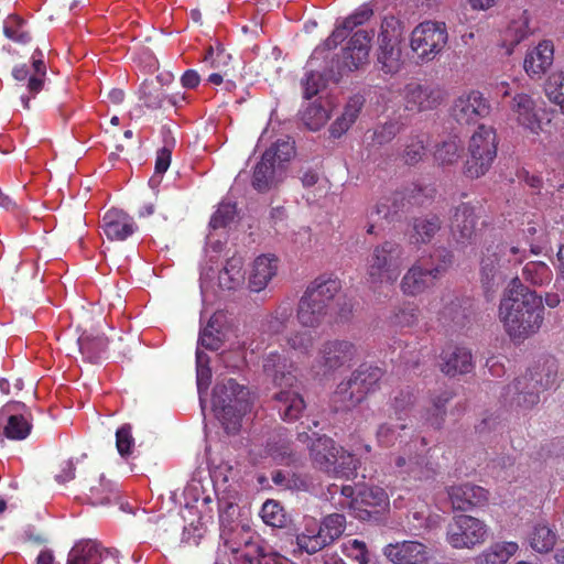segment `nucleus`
<instances>
[{"mask_svg": "<svg viewBox=\"0 0 564 564\" xmlns=\"http://www.w3.org/2000/svg\"><path fill=\"white\" fill-rule=\"evenodd\" d=\"M544 306L536 292L512 279L499 305V318L512 340L522 341L535 334L543 323Z\"/></svg>", "mask_w": 564, "mask_h": 564, "instance_id": "f257e3e1", "label": "nucleus"}, {"mask_svg": "<svg viewBox=\"0 0 564 564\" xmlns=\"http://www.w3.org/2000/svg\"><path fill=\"white\" fill-rule=\"evenodd\" d=\"M262 369L264 376L275 386L281 388L273 395L275 409L285 422L299 420L305 410L303 397L294 390L297 383L296 367L279 351H271L263 357Z\"/></svg>", "mask_w": 564, "mask_h": 564, "instance_id": "f03ea898", "label": "nucleus"}, {"mask_svg": "<svg viewBox=\"0 0 564 564\" xmlns=\"http://www.w3.org/2000/svg\"><path fill=\"white\" fill-rule=\"evenodd\" d=\"M341 290L338 278L321 275L312 281L301 296L296 318L303 327L317 328L330 315L332 303Z\"/></svg>", "mask_w": 564, "mask_h": 564, "instance_id": "7ed1b4c3", "label": "nucleus"}, {"mask_svg": "<svg viewBox=\"0 0 564 564\" xmlns=\"http://www.w3.org/2000/svg\"><path fill=\"white\" fill-rule=\"evenodd\" d=\"M213 410L227 433L239 431L242 417L251 409L249 389L235 379H224L213 389Z\"/></svg>", "mask_w": 564, "mask_h": 564, "instance_id": "20e7f679", "label": "nucleus"}, {"mask_svg": "<svg viewBox=\"0 0 564 564\" xmlns=\"http://www.w3.org/2000/svg\"><path fill=\"white\" fill-rule=\"evenodd\" d=\"M404 252V247L394 240L371 247L365 259L366 281L375 288L393 284L402 271Z\"/></svg>", "mask_w": 564, "mask_h": 564, "instance_id": "39448f33", "label": "nucleus"}, {"mask_svg": "<svg viewBox=\"0 0 564 564\" xmlns=\"http://www.w3.org/2000/svg\"><path fill=\"white\" fill-rule=\"evenodd\" d=\"M346 529V518L340 513H330L321 521L305 517L303 529L296 534L295 542L301 552L313 555L332 545Z\"/></svg>", "mask_w": 564, "mask_h": 564, "instance_id": "423d86ee", "label": "nucleus"}, {"mask_svg": "<svg viewBox=\"0 0 564 564\" xmlns=\"http://www.w3.org/2000/svg\"><path fill=\"white\" fill-rule=\"evenodd\" d=\"M525 258V250L507 242H492L485 248L480 260V279L489 291L506 278V272L520 264Z\"/></svg>", "mask_w": 564, "mask_h": 564, "instance_id": "0eeeda50", "label": "nucleus"}, {"mask_svg": "<svg viewBox=\"0 0 564 564\" xmlns=\"http://www.w3.org/2000/svg\"><path fill=\"white\" fill-rule=\"evenodd\" d=\"M295 149L290 140H278L262 155L256 165L252 186L258 192H268L282 181L285 163L294 155Z\"/></svg>", "mask_w": 564, "mask_h": 564, "instance_id": "6e6552de", "label": "nucleus"}, {"mask_svg": "<svg viewBox=\"0 0 564 564\" xmlns=\"http://www.w3.org/2000/svg\"><path fill=\"white\" fill-rule=\"evenodd\" d=\"M498 140L492 127L479 126L468 144L464 173L470 178L485 175L497 156Z\"/></svg>", "mask_w": 564, "mask_h": 564, "instance_id": "1a4fd4ad", "label": "nucleus"}, {"mask_svg": "<svg viewBox=\"0 0 564 564\" xmlns=\"http://www.w3.org/2000/svg\"><path fill=\"white\" fill-rule=\"evenodd\" d=\"M358 355L357 346L347 339L325 340L312 367L316 377H328L340 368L349 367Z\"/></svg>", "mask_w": 564, "mask_h": 564, "instance_id": "9d476101", "label": "nucleus"}, {"mask_svg": "<svg viewBox=\"0 0 564 564\" xmlns=\"http://www.w3.org/2000/svg\"><path fill=\"white\" fill-rule=\"evenodd\" d=\"M448 41L444 22L425 21L411 33V48L422 61H432L440 54Z\"/></svg>", "mask_w": 564, "mask_h": 564, "instance_id": "9b49d317", "label": "nucleus"}, {"mask_svg": "<svg viewBox=\"0 0 564 564\" xmlns=\"http://www.w3.org/2000/svg\"><path fill=\"white\" fill-rule=\"evenodd\" d=\"M419 441H411L402 453L394 457L395 473L404 480L427 481L437 474L435 465L423 452H416Z\"/></svg>", "mask_w": 564, "mask_h": 564, "instance_id": "f8f14e48", "label": "nucleus"}, {"mask_svg": "<svg viewBox=\"0 0 564 564\" xmlns=\"http://www.w3.org/2000/svg\"><path fill=\"white\" fill-rule=\"evenodd\" d=\"M488 535L484 521L467 514L453 518L447 525L446 540L454 549H471L482 544Z\"/></svg>", "mask_w": 564, "mask_h": 564, "instance_id": "ddd939ff", "label": "nucleus"}, {"mask_svg": "<svg viewBox=\"0 0 564 564\" xmlns=\"http://www.w3.org/2000/svg\"><path fill=\"white\" fill-rule=\"evenodd\" d=\"M388 507L389 498L386 490L377 486L365 487L355 500L349 501L351 513L361 521H379Z\"/></svg>", "mask_w": 564, "mask_h": 564, "instance_id": "4468645a", "label": "nucleus"}, {"mask_svg": "<svg viewBox=\"0 0 564 564\" xmlns=\"http://www.w3.org/2000/svg\"><path fill=\"white\" fill-rule=\"evenodd\" d=\"M540 393L530 373L524 372L502 388L500 399L510 409L525 411L534 408L540 402Z\"/></svg>", "mask_w": 564, "mask_h": 564, "instance_id": "2eb2a0df", "label": "nucleus"}, {"mask_svg": "<svg viewBox=\"0 0 564 564\" xmlns=\"http://www.w3.org/2000/svg\"><path fill=\"white\" fill-rule=\"evenodd\" d=\"M477 221L478 217L470 204L462 203L454 208L449 218V230L457 247L465 248L476 242Z\"/></svg>", "mask_w": 564, "mask_h": 564, "instance_id": "dca6fc26", "label": "nucleus"}, {"mask_svg": "<svg viewBox=\"0 0 564 564\" xmlns=\"http://www.w3.org/2000/svg\"><path fill=\"white\" fill-rule=\"evenodd\" d=\"M405 109L422 112L436 108L444 99L443 90L433 85L409 83L402 91Z\"/></svg>", "mask_w": 564, "mask_h": 564, "instance_id": "f3484780", "label": "nucleus"}, {"mask_svg": "<svg viewBox=\"0 0 564 564\" xmlns=\"http://www.w3.org/2000/svg\"><path fill=\"white\" fill-rule=\"evenodd\" d=\"M372 35V32L359 30L350 37L337 65L339 73L358 69L368 62Z\"/></svg>", "mask_w": 564, "mask_h": 564, "instance_id": "a211bd4d", "label": "nucleus"}, {"mask_svg": "<svg viewBox=\"0 0 564 564\" xmlns=\"http://www.w3.org/2000/svg\"><path fill=\"white\" fill-rule=\"evenodd\" d=\"M489 112L490 105L479 91H470L458 97L453 106V116L460 124L475 123Z\"/></svg>", "mask_w": 564, "mask_h": 564, "instance_id": "6ab92c4d", "label": "nucleus"}, {"mask_svg": "<svg viewBox=\"0 0 564 564\" xmlns=\"http://www.w3.org/2000/svg\"><path fill=\"white\" fill-rule=\"evenodd\" d=\"M101 228L109 240L123 241L138 230V225L122 209L111 208L105 213Z\"/></svg>", "mask_w": 564, "mask_h": 564, "instance_id": "aec40b11", "label": "nucleus"}, {"mask_svg": "<svg viewBox=\"0 0 564 564\" xmlns=\"http://www.w3.org/2000/svg\"><path fill=\"white\" fill-rule=\"evenodd\" d=\"M339 448L327 436L316 437L310 445V455L314 466L327 474H338L344 470L337 466Z\"/></svg>", "mask_w": 564, "mask_h": 564, "instance_id": "412c9836", "label": "nucleus"}, {"mask_svg": "<svg viewBox=\"0 0 564 564\" xmlns=\"http://www.w3.org/2000/svg\"><path fill=\"white\" fill-rule=\"evenodd\" d=\"M383 555L393 564H424L429 558L426 545L417 541L388 544Z\"/></svg>", "mask_w": 564, "mask_h": 564, "instance_id": "4be33fe9", "label": "nucleus"}, {"mask_svg": "<svg viewBox=\"0 0 564 564\" xmlns=\"http://www.w3.org/2000/svg\"><path fill=\"white\" fill-rule=\"evenodd\" d=\"M12 76L18 82H26V87L32 96L40 93L44 85L46 76V66L43 61V53L36 48L32 55V65L22 64L15 66Z\"/></svg>", "mask_w": 564, "mask_h": 564, "instance_id": "5701e85b", "label": "nucleus"}, {"mask_svg": "<svg viewBox=\"0 0 564 564\" xmlns=\"http://www.w3.org/2000/svg\"><path fill=\"white\" fill-rule=\"evenodd\" d=\"M535 108V101L525 93L516 94L510 101V110L516 121L524 129L538 134L541 130V121Z\"/></svg>", "mask_w": 564, "mask_h": 564, "instance_id": "b1692460", "label": "nucleus"}, {"mask_svg": "<svg viewBox=\"0 0 564 564\" xmlns=\"http://www.w3.org/2000/svg\"><path fill=\"white\" fill-rule=\"evenodd\" d=\"M119 551L116 549L100 550L96 541H79L69 551L66 564H99L101 558L112 557L117 560Z\"/></svg>", "mask_w": 564, "mask_h": 564, "instance_id": "393cba45", "label": "nucleus"}, {"mask_svg": "<svg viewBox=\"0 0 564 564\" xmlns=\"http://www.w3.org/2000/svg\"><path fill=\"white\" fill-rule=\"evenodd\" d=\"M553 44L550 41H542L527 53L523 68L530 78L540 79L553 64Z\"/></svg>", "mask_w": 564, "mask_h": 564, "instance_id": "a878e982", "label": "nucleus"}, {"mask_svg": "<svg viewBox=\"0 0 564 564\" xmlns=\"http://www.w3.org/2000/svg\"><path fill=\"white\" fill-rule=\"evenodd\" d=\"M448 497L454 509L465 511L485 505L488 501V491L477 485L463 484L451 487Z\"/></svg>", "mask_w": 564, "mask_h": 564, "instance_id": "bb28decb", "label": "nucleus"}, {"mask_svg": "<svg viewBox=\"0 0 564 564\" xmlns=\"http://www.w3.org/2000/svg\"><path fill=\"white\" fill-rule=\"evenodd\" d=\"M441 371L448 377L466 375L474 370L471 350L466 347L456 346L441 355Z\"/></svg>", "mask_w": 564, "mask_h": 564, "instance_id": "cd10ccee", "label": "nucleus"}, {"mask_svg": "<svg viewBox=\"0 0 564 564\" xmlns=\"http://www.w3.org/2000/svg\"><path fill=\"white\" fill-rule=\"evenodd\" d=\"M436 276L429 269L420 264H413L403 275L400 288L405 295L415 296L434 285Z\"/></svg>", "mask_w": 564, "mask_h": 564, "instance_id": "c85d7f7f", "label": "nucleus"}, {"mask_svg": "<svg viewBox=\"0 0 564 564\" xmlns=\"http://www.w3.org/2000/svg\"><path fill=\"white\" fill-rule=\"evenodd\" d=\"M240 533H245L246 538L240 543L236 542L234 538L226 540V546L234 554H239L248 564H259L269 547L262 546L258 541H254V534L249 528H241Z\"/></svg>", "mask_w": 564, "mask_h": 564, "instance_id": "c756f323", "label": "nucleus"}, {"mask_svg": "<svg viewBox=\"0 0 564 564\" xmlns=\"http://www.w3.org/2000/svg\"><path fill=\"white\" fill-rule=\"evenodd\" d=\"M278 271V258L262 254L256 258L249 276V288L253 292H260L267 288Z\"/></svg>", "mask_w": 564, "mask_h": 564, "instance_id": "7c9ffc66", "label": "nucleus"}, {"mask_svg": "<svg viewBox=\"0 0 564 564\" xmlns=\"http://www.w3.org/2000/svg\"><path fill=\"white\" fill-rule=\"evenodd\" d=\"M442 219L436 214H426L412 220L411 242L426 245L432 241L442 228Z\"/></svg>", "mask_w": 564, "mask_h": 564, "instance_id": "2f4dec72", "label": "nucleus"}, {"mask_svg": "<svg viewBox=\"0 0 564 564\" xmlns=\"http://www.w3.org/2000/svg\"><path fill=\"white\" fill-rule=\"evenodd\" d=\"M382 377L383 370L381 368L368 364L360 365L350 375L355 386L354 389H357L362 394L364 400L369 393L375 392L379 388Z\"/></svg>", "mask_w": 564, "mask_h": 564, "instance_id": "473e14b6", "label": "nucleus"}, {"mask_svg": "<svg viewBox=\"0 0 564 564\" xmlns=\"http://www.w3.org/2000/svg\"><path fill=\"white\" fill-rule=\"evenodd\" d=\"M294 307L291 300H283L273 312L264 318L262 329L270 335L282 334L292 322Z\"/></svg>", "mask_w": 564, "mask_h": 564, "instance_id": "72a5a7b5", "label": "nucleus"}, {"mask_svg": "<svg viewBox=\"0 0 564 564\" xmlns=\"http://www.w3.org/2000/svg\"><path fill=\"white\" fill-rule=\"evenodd\" d=\"M78 346L83 357L90 364H99L106 358L108 339L101 334L84 333L78 338Z\"/></svg>", "mask_w": 564, "mask_h": 564, "instance_id": "f704fd0d", "label": "nucleus"}, {"mask_svg": "<svg viewBox=\"0 0 564 564\" xmlns=\"http://www.w3.org/2000/svg\"><path fill=\"white\" fill-rule=\"evenodd\" d=\"M365 104L361 95H355L347 101L344 111L330 126V135L335 139L340 138L356 121Z\"/></svg>", "mask_w": 564, "mask_h": 564, "instance_id": "c9c22d12", "label": "nucleus"}, {"mask_svg": "<svg viewBox=\"0 0 564 564\" xmlns=\"http://www.w3.org/2000/svg\"><path fill=\"white\" fill-rule=\"evenodd\" d=\"M377 64L384 74H397L403 65L400 42L379 43Z\"/></svg>", "mask_w": 564, "mask_h": 564, "instance_id": "e433bc0d", "label": "nucleus"}, {"mask_svg": "<svg viewBox=\"0 0 564 564\" xmlns=\"http://www.w3.org/2000/svg\"><path fill=\"white\" fill-rule=\"evenodd\" d=\"M405 210V193L395 192L379 199L370 212V217L377 215L380 219L393 221Z\"/></svg>", "mask_w": 564, "mask_h": 564, "instance_id": "4c0bfd02", "label": "nucleus"}, {"mask_svg": "<svg viewBox=\"0 0 564 564\" xmlns=\"http://www.w3.org/2000/svg\"><path fill=\"white\" fill-rule=\"evenodd\" d=\"M243 259L240 256H234L226 261L225 267L219 272L218 281L221 289L235 290L245 281Z\"/></svg>", "mask_w": 564, "mask_h": 564, "instance_id": "58836bf2", "label": "nucleus"}, {"mask_svg": "<svg viewBox=\"0 0 564 564\" xmlns=\"http://www.w3.org/2000/svg\"><path fill=\"white\" fill-rule=\"evenodd\" d=\"M525 372L530 373L535 388L539 389L540 392L549 390L556 384L557 365L553 359H546L544 362L535 365Z\"/></svg>", "mask_w": 564, "mask_h": 564, "instance_id": "ea45409f", "label": "nucleus"}, {"mask_svg": "<svg viewBox=\"0 0 564 564\" xmlns=\"http://www.w3.org/2000/svg\"><path fill=\"white\" fill-rule=\"evenodd\" d=\"M315 346V336L310 330H294L284 336V347L297 357H310Z\"/></svg>", "mask_w": 564, "mask_h": 564, "instance_id": "a19ab883", "label": "nucleus"}, {"mask_svg": "<svg viewBox=\"0 0 564 564\" xmlns=\"http://www.w3.org/2000/svg\"><path fill=\"white\" fill-rule=\"evenodd\" d=\"M354 387L350 377L339 382L333 394V403L336 410H350L364 401L362 394L357 389H354Z\"/></svg>", "mask_w": 564, "mask_h": 564, "instance_id": "79ce46f5", "label": "nucleus"}, {"mask_svg": "<svg viewBox=\"0 0 564 564\" xmlns=\"http://www.w3.org/2000/svg\"><path fill=\"white\" fill-rule=\"evenodd\" d=\"M517 550L516 542L496 543L476 557V564H505Z\"/></svg>", "mask_w": 564, "mask_h": 564, "instance_id": "37998d69", "label": "nucleus"}, {"mask_svg": "<svg viewBox=\"0 0 564 564\" xmlns=\"http://www.w3.org/2000/svg\"><path fill=\"white\" fill-rule=\"evenodd\" d=\"M454 394L449 390H443L431 397V406L426 412V421L434 427L440 429L446 416V404Z\"/></svg>", "mask_w": 564, "mask_h": 564, "instance_id": "c03bdc74", "label": "nucleus"}, {"mask_svg": "<svg viewBox=\"0 0 564 564\" xmlns=\"http://www.w3.org/2000/svg\"><path fill=\"white\" fill-rule=\"evenodd\" d=\"M427 135L423 132L411 134L404 142L402 159L408 165H415L426 154Z\"/></svg>", "mask_w": 564, "mask_h": 564, "instance_id": "a18cd8bd", "label": "nucleus"}, {"mask_svg": "<svg viewBox=\"0 0 564 564\" xmlns=\"http://www.w3.org/2000/svg\"><path fill=\"white\" fill-rule=\"evenodd\" d=\"M329 119V109L327 106L318 102L310 104L302 112L301 120L312 131L319 130Z\"/></svg>", "mask_w": 564, "mask_h": 564, "instance_id": "49530a36", "label": "nucleus"}, {"mask_svg": "<svg viewBox=\"0 0 564 564\" xmlns=\"http://www.w3.org/2000/svg\"><path fill=\"white\" fill-rule=\"evenodd\" d=\"M31 430L32 423L28 417L20 413H11L7 417L3 435L10 440L21 441L30 435Z\"/></svg>", "mask_w": 564, "mask_h": 564, "instance_id": "de8ad7c7", "label": "nucleus"}, {"mask_svg": "<svg viewBox=\"0 0 564 564\" xmlns=\"http://www.w3.org/2000/svg\"><path fill=\"white\" fill-rule=\"evenodd\" d=\"M463 149L462 141L453 137L437 145L434 158L441 165H452L462 156Z\"/></svg>", "mask_w": 564, "mask_h": 564, "instance_id": "09e8293b", "label": "nucleus"}, {"mask_svg": "<svg viewBox=\"0 0 564 564\" xmlns=\"http://www.w3.org/2000/svg\"><path fill=\"white\" fill-rule=\"evenodd\" d=\"M260 516L267 525L273 528H285L289 522V517L283 506L273 499H268L262 505Z\"/></svg>", "mask_w": 564, "mask_h": 564, "instance_id": "8fccbe9b", "label": "nucleus"}, {"mask_svg": "<svg viewBox=\"0 0 564 564\" xmlns=\"http://www.w3.org/2000/svg\"><path fill=\"white\" fill-rule=\"evenodd\" d=\"M522 278L532 285H543L552 280V270L542 261H530L522 269Z\"/></svg>", "mask_w": 564, "mask_h": 564, "instance_id": "3c124183", "label": "nucleus"}, {"mask_svg": "<svg viewBox=\"0 0 564 564\" xmlns=\"http://www.w3.org/2000/svg\"><path fill=\"white\" fill-rule=\"evenodd\" d=\"M404 128L399 119H391L377 126L370 134L371 144L383 145L391 142Z\"/></svg>", "mask_w": 564, "mask_h": 564, "instance_id": "603ef678", "label": "nucleus"}, {"mask_svg": "<svg viewBox=\"0 0 564 564\" xmlns=\"http://www.w3.org/2000/svg\"><path fill=\"white\" fill-rule=\"evenodd\" d=\"M556 542V534L545 524L534 527L530 535L531 547L539 553L551 551Z\"/></svg>", "mask_w": 564, "mask_h": 564, "instance_id": "864d4df0", "label": "nucleus"}, {"mask_svg": "<svg viewBox=\"0 0 564 564\" xmlns=\"http://www.w3.org/2000/svg\"><path fill=\"white\" fill-rule=\"evenodd\" d=\"M545 95L555 105H564V70L551 74L545 84Z\"/></svg>", "mask_w": 564, "mask_h": 564, "instance_id": "5fc2aeb1", "label": "nucleus"}, {"mask_svg": "<svg viewBox=\"0 0 564 564\" xmlns=\"http://www.w3.org/2000/svg\"><path fill=\"white\" fill-rule=\"evenodd\" d=\"M402 31V23L395 17L387 15L381 21L378 43L401 42Z\"/></svg>", "mask_w": 564, "mask_h": 564, "instance_id": "6e6d98bb", "label": "nucleus"}, {"mask_svg": "<svg viewBox=\"0 0 564 564\" xmlns=\"http://www.w3.org/2000/svg\"><path fill=\"white\" fill-rule=\"evenodd\" d=\"M115 495L113 485L100 477L98 485L90 487L87 498L93 506H99L109 503Z\"/></svg>", "mask_w": 564, "mask_h": 564, "instance_id": "4d7b16f0", "label": "nucleus"}, {"mask_svg": "<svg viewBox=\"0 0 564 564\" xmlns=\"http://www.w3.org/2000/svg\"><path fill=\"white\" fill-rule=\"evenodd\" d=\"M454 262V254L451 250L440 247L431 254L430 270L437 279L445 273Z\"/></svg>", "mask_w": 564, "mask_h": 564, "instance_id": "13d9d810", "label": "nucleus"}, {"mask_svg": "<svg viewBox=\"0 0 564 564\" xmlns=\"http://www.w3.org/2000/svg\"><path fill=\"white\" fill-rule=\"evenodd\" d=\"M269 455L280 464H290L294 460V453L290 441L280 437L268 443Z\"/></svg>", "mask_w": 564, "mask_h": 564, "instance_id": "bf43d9fd", "label": "nucleus"}, {"mask_svg": "<svg viewBox=\"0 0 564 564\" xmlns=\"http://www.w3.org/2000/svg\"><path fill=\"white\" fill-rule=\"evenodd\" d=\"M347 35L348 33L341 25L337 26L333 31V33L325 40V42L314 50L310 59L311 65H313L315 61L324 58V54L337 47V45L341 43L347 37Z\"/></svg>", "mask_w": 564, "mask_h": 564, "instance_id": "052dcab7", "label": "nucleus"}, {"mask_svg": "<svg viewBox=\"0 0 564 564\" xmlns=\"http://www.w3.org/2000/svg\"><path fill=\"white\" fill-rule=\"evenodd\" d=\"M419 313L420 310L414 304H406L398 311L394 312V314L391 316V323L394 326L404 328V327H412L414 326L419 321Z\"/></svg>", "mask_w": 564, "mask_h": 564, "instance_id": "680f3d73", "label": "nucleus"}, {"mask_svg": "<svg viewBox=\"0 0 564 564\" xmlns=\"http://www.w3.org/2000/svg\"><path fill=\"white\" fill-rule=\"evenodd\" d=\"M3 32L7 37L17 43L26 44L31 40L30 33L24 29V21L18 17L6 21Z\"/></svg>", "mask_w": 564, "mask_h": 564, "instance_id": "e2e57ef3", "label": "nucleus"}, {"mask_svg": "<svg viewBox=\"0 0 564 564\" xmlns=\"http://www.w3.org/2000/svg\"><path fill=\"white\" fill-rule=\"evenodd\" d=\"M217 317L213 316L207 326L199 334L198 344L208 350H218L223 344L220 333L215 327Z\"/></svg>", "mask_w": 564, "mask_h": 564, "instance_id": "0e129e2a", "label": "nucleus"}, {"mask_svg": "<svg viewBox=\"0 0 564 564\" xmlns=\"http://www.w3.org/2000/svg\"><path fill=\"white\" fill-rule=\"evenodd\" d=\"M343 553L359 564H368L370 562L369 552L365 542L357 539L348 540L341 545Z\"/></svg>", "mask_w": 564, "mask_h": 564, "instance_id": "69168bd1", "label": "nucleus"}, {"mask_svg": "<svg viewBox=\"0 0 564 564\" xmlns=\"http://www.w3.org/2000/svg\"><path fill=\"white\" fill-rule=\"evenodd\" d=\"M406 427L408 425L405 423L397 425L390 423L380 424L376 433L378 444L382 447H391L399 437L398 430H405Z\"/></svg>", "mask_w": 564, "mask_h": 564, "instance_id": "338daca9", "label": "nucleus"}, {"mask_svg": "<svg viewBox=\"0 0 564 564\" xmlns=\"http://www.w3.org/2000/svg\"><path fill=\"white\" fill-rule=\"evenodd\" d=\"M140 99L150 109H159L163 106L165 95L161 88L143 83L140 87Z\"/></svg>", "mask_w": 564, "mask_h": 564, "instance_id": "774afa93", "label": "nucleus"}]
</instances>
